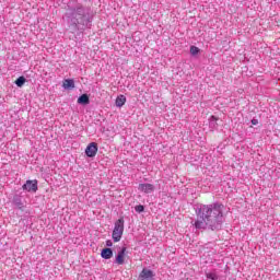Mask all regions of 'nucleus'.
Returning <instances> with one entry per match:
<instances>
[{"mask_svg":"<svg viewBox=\"0 0 280 280\" xmlns=\"http://www.w3.org/2000/svg\"><path fill=\"white\" fill-rule=\"evenodd\" d=\"M222 209H224V206L220 203L203 206L197 213L195 228L206 229L207 226H215L219 218H222Z\"/></svg>","mask_w":280,"mask_h":280,"instance_id":"1","label":"nucleus"},{"mask_svg":"<svg viewBox=\"0 0 280 280\" xmlns=\"http://www.w3.org/2000/svg\"><path fill=\"white\" fill-rule=\"evenodd\" d=\"M122 235H124V218H120L115 222L112 237L114 242H120Z\"/></svg>","mask_w":280,"mask_h":280,"instance_id":"2","label":"nucleus"},{"mask_svg":"<svg viewBox=\"0 0 280 280\" xmlns=\"http://www.w3.org/2000/svg\"><path fill=\"white\" fill-rule=\"evenodd\" d=\"M83 19H84V10L82 9L74 10L70 16V21L74 25H78V23H82Z\"/></svg>","mask_w":280,"mask_h":280,"instance_id":"3","label":"nucleus"},{"mask_svg":"<svg viewBox=\"0 0 280 280\" xmlns=\"http://www.w3.org/2000/svg\"><path fill=\"white\" fill-rule=\"evenodd\" d=\"M22 189H24V191H33V192L38 191V180L36 179L26 180V183L22 186Z\"/></svg>","mask_w":280,"mask_h":280,"instance_id":"4","label":"nucleus"},{"mask_svg":"<svg viewBox=\"0 0 280 280\" xmlns=\"http://www.w3.org/2000/svg\"><path fill=\"white\" fill-rule=\"evenodd\" d=\"M127 250L128 249L126 247H121L118 254L116 255L115 261L118 266H124V264H126Z\"/></svg>","mask_w":280,"mask_h":280,"instance_id":"5","label":"nucleus"},{"mask_svg":"<svg viewBox=\"0 0 280 280\" xmlns=\"http://www.w3.org/2000/svg\"><path fill=\"white\" fill-rule=\"evenodd\" d=\"M138 280H154V271L150 269H142L140 272Z\"/></svg>","mask_w":280,"mask_h":280,"instance_id":"6","label":"nucleus"},{"mask_svg":"<svg viewBox=\"0 0 280 280\" xmlns=\"http://www.w3.org/2000/svg\"><path fill=\"white\" fill-rule=\"evenodd\" d=\"M85 154L86 156H89L90 159H93V156H95V154H97V143L95 142H91L86 149H85Z\"/></svg>","mask_w":280,"mask_h":280,"instance_id":"7","label":"nucleus"},{"mask_svg":"<svg viewBox=\"0 0 280 280\" xmlns=\"http://www.w3.org/2000/svg\"><path fill=\"white\" fill-rule=\"evenodd\" d=\"M138 189H139V191H142V194H152V191H154V185L139 184Z\"/></svg>","mask_w":280,"mask_h":280,"instance_id":"8","label":"nucleus"},{"mask_svg":"<svg viewBox=\"0 0 280 280\" xmlns=\"http://www.w3.org/2000/svg\"><path fill=\"white\" fill-rule=\"evenodd\" d=\"M101 257L103 259H112L113 258V249H110L108 247L102 249Z\"/></svg>","mask_w":280,"mask_h":280,"instance_id":"9","label":"nucleus"},{"mask_svg":"<svg viewBox=\"0 0 280 280\" xmlns=\"http://www.w3.org/2000/svg\"><path fill=\"white\" fill-rule=\"evenodd\" d=\"M65 89H75V81L73 79H65L62 82Z\"/></svg>","mask_w":280,"mask_h":280,"instance_id":"10","label":"nucleus"},{"mask_svg":"<svg viewBox=\"0 0 280 280\" xmlns=\"http://www.w3.org/2000/svg\"><path fill=\"white\" fill-rule=\"evenodd\" d=\"M124 104H126V96L120 95L116 98V106L118 108H121V106H124Z\"/></svg>","mask_w":280,"mask_h":280,"instance_id":"11","label":"nucleus"},{"mask_svg":"<svg viewBox=\"0 0 280 280\" xmlns=\"http://www.w3.org/2000/svg\"><path fill=\"white\" fill-rule=\"evenodd\" d=\"M89 95L88 94H83L78 98V104H89Z\"/></svg>","mask_w":280,"mask_h":280,"instance_id":"12","label":"nucleus"},{"mask_svg":"<svg viewBox=\"0 0 280 280\" xmlns=\"http://www.w3.org/2000/svg\"><path fill=\"white\" fill-rule=\"evenodd\" d=\"M15 84L16 86H23V84H25V77H20L15 80Z\"/></svg>","mask_w":280,"mask_h":280,"instance_id":"13","label":"nucleus"},{"mask_svg":"<svg viewBox=\"0 0 280 280\" xmlns=\"http://www.w3.org/2000/svg\"><path fill=\"white\" fill-rule=\"evenodd\" d=\"M206 277H207V279H210V280H218V273L217 272H207Z\"/></svg>","mask_w":280,"mask_h":280,"instance_id":"14","label":"nucleus"},{"mask_svg":"<svg viewBox=\"0 0 280 280\" xmlns=\"http://www.w3.org/2000/svg\"><path fill=\"white\" fill-rule=\"evenodd\" d=\"M190 54H191V56H197V54H200V48H198L196 46H191Z\"/></svg>","mask_w":280,"mask_h":280,"instance_id":"15","label":"nucleus"},{"mask_svg":"<svg viewBox=\"0 0 280 280\" xmlns=\"http://www.w3.org/2000/svg\"><path fill=\"white\" fill-rule=\"evenodd\" d=\"M135 210L137 213H143L145 211V208L142 205L136 206Z\"/></svg>","mask_w":280,"mask_h":280,"instance_id":"16","label":"nucleus"},{"mask_svg":"<svg viewBox=\"0 0 280 280\" xmlns=\"http://www.w3.org/2000/svg\"><path fill=\"white\" fill-rule=\"evenodd\" d=\"M106 246L110 248V246H113V241H106Z\"/></svg>","mask_w":280,"mask_h":280,"instance_id":"17","label":"nucleus"},{"mask_svg":"<svg viewBox=\"0 0 280 280\" xmlns=\"http://www.w3.org/2000/svg\"><path fill=\"white\" fill-rule=\"evenodd\" d=\"M252 124H253L254 126H257V120L253 119V120H252Z\"/></svg>","mask_w":280,"mask_h":280,"instance_id":"18","label":"nucleus"}]
</instances>
